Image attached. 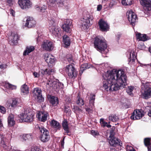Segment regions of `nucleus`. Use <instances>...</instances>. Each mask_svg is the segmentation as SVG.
<instances>
[{
    "instance_id": "1",
    "label": "nucleus",
    "mask_w": 151,
    "mask_h": 151,
    "mask_svg": "<svg viewBox=\"0 0 151 151\" xmlns=\"http://www.w3.org/2000/svg\"><path fill=\"white\" fill-rule=\"evenodd\" d=\"M103 77V86L107 91L122 89L126 85L127 76L123 71L114 69L107 71Z\"/></svg>"
},
{
    "instance_id": "2",
    "label": "nucleus",
    "mask_w": 151,
    "mask_h": 151,
    "mask_svg": "<svg viewBox=\"0 0 151 151\" xmlns=\"http://www.w3.org/2000/svg\"><path fill=\"white\" fill-rule=\"evenodd\" d=\"M94 44L97 50L102 53L107 47V44L105 39L103 37L98 36L95 38Z\"/></svg>"
},
{
    "instance_id": "3",
    "label": "nucleus",
    "mask_w": 151,
    "mask_h": 151,
    "mask_svg": "<svg viewBox=\"0 0 151 151\" xmlns=\"http://www.w3.org/2000/svg\"><path fill=\"white\" fill-rule=\"evenodd\" d=\"M143 98L147 99L151 97V83L142 82L141 86Z\"/></svg>"
},
{
    "instance_id": "4",
    "label": "nucleus",
    "mask_w": 151,
    "mask_h": 151,
    "mask_svg": "<svg viewBox=\"0 0 151 151\" xmlns=\"http://www.w3.org/2000/svg\"><path fill=\"white\" fill-rule=\"evenodd\" d=\"M34 116V113L27 109L20 114V117L23 122H30L33 121Z\"/></svg>"
},
{
    "instance_id": "5",
    "label": "nucleus",
    "mask_w": 151,
    "mask_h": 151,
    "mask_svg": "<svg viewBox=\"0 0 151 151\" xmlns=\"http://www.w3.org/2000/svg\"><path fill=\"white\" fill-rule=\"evenodd\" d=\"M93 19V16L88 14L84 16L83 18L81 21V25L82 26V29L83 30L88 28L91 24V21Z\"/></svg>"
},
{
    "instance_id": "6",
    "label": "nucleus",
    "mask_w": 151,
    "mask_h": 151,
    "mask_svg": "<svg viewBox=\"0 0 151 151\" xmlns=\"http://www.w3.org/2000/svg\"><path fill=\"white\" fill-rule=\"evenodd\" d=\"M65 71L70 78L74 79L76 77L77 72L72 65L70 64L67 66Z\"/></svg>"
},
{
    "instance_id": "7",
    "label": "nucleus",
    "mask_w": 151,
    "mask_h": 151,
    "mask_svg": "<svg viewBox=\"0 0 151 151\" xmlns=\"http://www.w3.org/2000/svg\"><path fill=\"white\" fill-rule=\"evenodd\" d=\"M127 16L132 26L134 25L135 23L137 20V16L135 13L131 10H130L127 12Z\"/></svg>"
},
{
    "instance_id": "8",
    "label": "nucleus",
    "mask_w": 151,
    "mask_h": 151,
    "mask_svg": "<svg viewBox=\"0 0 151 151\" xmlns=\"http://www.w3.org/2000/svg\"><path fill=\"white\" fill-rule=\"evenodd\" d=\"M41 47L44 50L50 51L53 50L54 45L52 42L45 40L43 42Z\"/></svg>"
},
{
    "instance_id": "9",
    "label": "nucleus",
    "mask_w": 151,
    "mask_h": 151,
    "mask_svg": "<svg viewBox=\"0 0 151 151\" xmlns=\"http://www.w3.org/2000/svg\"><path fill=\"white\" fill-rule=\"evenodd\" d=\"M139 1L145 11L148 12L151 10V1L150 0H139Z\"/></svg>"
},
{
    "instance_id": "10",
    "label": "nucleus",
    "mask_w": 151,
    "mask_h": 151,
    "mask_svg": "<svg viewBox=\"0 0 151 151\" xmlns=\"http://www.w3.org/2000/svg\"><path fill=\"white\" fill-rule=\"evenodd\" d=\"M63 1V0H49V1L51 4L50 5L54 6L56 4H58L60 6L62 7L64 6L65 8L68 9V8L67 3H65Z\"/></svg>"
},
{
    "instance_id": "11",
    "label": "nucleus",
    "mask_w": 151,
    "mask_h": 151,
    "mask_svg": "<svg viewBox=\"0 0 151 151\" xmlns=\"http://www.w3.org/2000/svg\"><path fill=\"white\" fill-rule=\"evenodd\" d=\"M33 92L35 98L37 99L39 102H41L43 101L44 98L42 96L41 91L40 90L37 88H35Z\"/></svg>"
},
{
    "instance_id": "12",
    "label": "nucleus",
    "mask_w": 151,
    "mask_h": 151,
    "mask_svg": "<svg viewBox=\"0 0 151 151\" xmlns=\"http://www.w3.org/2000/svg\"><path fill=\"white\" fill-rule=\"evenodd\" d=\"M47 84L54 89H57L58 90L59 88H63L64 87L63 83H57L55 81H52L49 80L47 81Z\"/></svg>"
},
{
    "instance_id": "13",
    "label": "nucleus",
    "mask_w": 151,
    "mask_h": 151,
    "mask_svg": "<svg viewBox=\"0 0 151 151\" xmlns=\"http://www.w3.org/2000/svg\"><path fill=\"white\" fill-rule=\"evenodd\" d=\"M9 42L11 45H14L17 43L19 37L17 34L12 32L8 37Z\"/></svg>"
},
{
    "instance_id": "14",
    "label": "nucleus",
    "mask_w": 151,
    "mask_h": 151,
    "mask_svg": "<svg viewBox=\"0 0 151 151\" xmlns=\"http://www.w3.org/2000/svg\"><path fill=\"white\" fill-rule=\"evenodd\" d=\"M49 116V114L47 112L44 111L40 112L38 113L37 115V117L38 120L44 122L47 120V117Z\"/></svg>"
},
{
    "instance_id": "15",
    "label": "nucleus",
    "mask_w": 151,
    "mask_h": 151,
    "mask_svg": "<svg viewBox=\"0 0 151 151\" xmlns=\"http://www.w3.org/2000/svg\"><path fill=\"white\" fill-rule=\"evenodd\" d=\"M18 4L22 9L29 8L31 5L29 0H19Z\"/></svg>"
},
{
    "instance_id": "16",
    "label": "nucleus",
    "mask_w": 151,
    "mask_h": 151,
    "mask_svg": "<svg viewBox=\"0 0 151 151\" xmlns=\"http://www.w3.org/2000/svg\"><path fill=\"white\" fill-rule=\"evenodd\" d=\"M99 24L101 30L102 31H107L109 28V26L107 22L102 19H100Z\"/></svg>"
},
{
    "instance_id": "17",
    "label": "nucleus",
    "mask_w": 151,
    "mask_h": 151,
    "mask_svg": "<svg viewBox=\"0 0 151 151\" xmlns=\"http://www.w3.org/2000/svg\"><path fill=\"white\" fill-rule=\"evenodd\" d=\"M143 116V114L139 110H135L132 113L131 118L134 120L139 119Z\"/></svg>"
},
{
    "instance_id": "18",
    "label": "nucleus",
    "mask_w": 151,
    "mask_h": 151,
    "mask_svg": "<svg viewBox=\"0 0 151 151\" xmlns=\"http://www.w3.org/2000/svg\"><path fill=\"white\" fill-rule=\"evenodd\" d=\"M109 143L111 145L114 147L117 146H121L122 144V143L120 142L117 138L114 137H113L111 138L109 141Z\"/></svg>"
},
{
    "instance_id": "19",
    "label": "nucleus",
    "mask_w": 151,
    "mask_h": 151,
    "mask_svg": "<svg viewBox=\"0 0 151 151\" xmlns=\"http://www.w3.org/2000/svg\"><path fill=\"white\" fill-rule=\"evenodd\" d=\"M71 24V22L69 20H67L65 21V23L62 25V28L63 30L67 32H70Z\"/></svg>"
},
{
    "instance_id": "20",
    "label": "nucleus",
    "mask_w": 151,
    "mask_h": 151,
    "mask_svg": "<svg viewBox=\"0 0 151 151\" xmlns=\"http://www.w3.org/2000/svg\"><path fill=\"white\" fill-rule=\"evenodd\" d=\"M35 24V21L32 18L30 17L27 19L25 26L30 28L34 27Z\"/></svg>"
},
{
    "instance_id": "21",
    "label": "nucleus",
    "mask_w": 151,
    "mask_h": 151,
    "mask_svg": "<svg viewBox=\"0 0 151 151\" xmlns=\"http://www.w3.org/2000/svg\"><path fill=\"white\" fill-rule=\"evenodd\" d=\"M60 29L58 26H53L51 28V32L55 37H59L60 36Z\"/></svg>"
},
{
    "instance_id": "22",
    "label": "nucleus",
    "mask_w": 151,
    "mask_h": 151,
    "mask_svg": "<svg viewBox=\"0 0 151 151\" xmlns=\"http://www.w3.org/2000/svg\"><path fill=\"white\" fill-rule=\"evenodd\" d=\"M137 39L139 40L145 41L149 40V37L145 34H142L138 33L136 34Z\"/></svg>"
},
{
    "instance_id": "23",
    "label": "nucleus",
    "mask_w": 151,
    "mask_h": 151,
    "mask_svg": "<svg viewBox=\"0 0 151 151\" xmlns=\"http://www.w3.org/2000/svg\"><path fill=\"white\" fill-rule=\"evenodd\" d=\"M49 101L53 106H55L58 104V100L57 97L50 95L48 97Z\"/></svg>"
},
{
    "instance_id": "24",
    "label": "nucleus",
    "mask_w": 151,
    "mask_h": 151,
    "mask_svg": "<svg viewBox=\"0 0 151 151\" xmlns=\"http://www.w3.org/2000/svg\"><path fill=\"white\" fill-rule=\"evenodd\" d=\"M50 137L49 132H46L45 134H41L40 136V139L43 142H47L50 139Z\"/></svg>"
},
{
    "instance_id": "25",
    "label": "nucleus",
    "mask_w": 151,
    "mask_h": 151,
    "mask_svg": "<svg viewBox=\"0 0 151 151\" xmlns=\"http://www.w3.org/2000/svg\"><path fill=\"white\" fill-rule=\"evenodd\" d=\"M45 61L48 64L52 63L55 61V58L50 54H46L45 55Z\"/></svg>"
},
{
    "instance_id": "26",
    "label": "nucleus",
    "mask_w": 151,
    "mask_h": 151,
    "mask_svg": "<svg viewBox=\"0 0 151 151\" xmlns=\"http://www.w3.org/2000/svg\"><path fill=\"white\" fill-rule=\"evenodd\" d=\"M63 39L65 47H67L70 45L71 41L69 37L66 35H65L63 37Z\"/></svg>"
},
{
    "instance_id": "27",
    "label": "nucleus",
    "mask_w": 151,
    "mask_h": 151,
    "mask_svg": "<svg viewBox=\"0 0 151 151\" xmlns=\"http://www.w3.org/2000/svg\"><path fill=\"white\" fill-rule=\"evenodd\" d=\"M33 138V135L31 134H24L22 136V140L25 141L27 140H32Z\"/></svg>"
},
{
    "instance_id": "28",
    "label": "nucleus",
    "mask_w": 151,
    "mask_h": 151,
    "mask_svg": "<svg viewBox=\"0 0 151 151\" xmlns=\"http://www.w3.org/2000/svg\"><path fill=\"white\" fill-rule=\"evenodd\" d=\"M54 73V70L51 68H47L45 69H42L41 73L43 75H48L53 74Z\"/></svg>"
},
{
    "instance_id": "29",
    "label": "nucleus",
    "mask_w": 151,
    "mask_h": 151,
    "mask_svg": "<svg viewBox=\"0 0 151 151\" xmlns=\"http://www.w3.org/2000/svg\"><path fill=\"white\" fill-rule=\"evenodd\" d=\"M50 124L51 127L56 129H58L60 127V125L59 123L54 119L51 121L50 123Z\"/></svg>"
},
{
    "instance_id": "30",
    "label": "nucleus",
    "mask_w": 151,
    "mask_h": 151,
    "mask_svg": "<svg viewBox=\"0 0 151 151\" xmlns=\"http://www.w3.org/2000/svg\"><path fill=\"white\" fill-rule=\"evenodd\" d=\"M8 124L9 126L14 125L15 122L14 121V116L13 114H10L8 117Z\"/></svg>"
},
{
    "instance_id": "31",
    "label": "nucleus",
    "mask_w": 151,
    "mask_h": 151,
    "mask_svg": "<svg viewBox=\"0 0 151 151\" xmlns=\"http://www.w3.org/2000/svg\"><path fill=\"white\" fill-rule=\"evenodd\" d=\"M62 126L65 132H69V129L67 122L65 120H64L62 123Z\"/></svg>"
},
{
    "instance_id": "32",
    "label": "nucleus",
    "mask_w": 151,
    "mask_h": 151,
    "mask_svg": "<svg viewBox=\"0 0 151 151\" xmlns=\"http://www.w3.org/2000/svg\"><path fill=\"white\" fill-rule=\"evenodd\" d=\"M34 50V48L32 46L27 47L25 51L23 53L24 55H28L29 53L33 51Z\"/></svg>"
},
{
    "instance_id": "33",
    "label": "nucleus",
    "mask_w": 151,
    "mask_h": 151,
    "mask_svg": "<svg viewBox=\"0 0 151 151\" xmlns=\"http://www.w3.org/2000/svg\"><path fill=\"white\" fill-rule=\"evenodd\" d=\"M132 56H131V53H129V61L130 62L131 61L132 62H134L135 60V59H136V53L133 52L132 53Z\"/></svg>"
},
{
    "instance_id": "34",
    "label": "nucleus",
    "mask_w": 151,
    "mask_h": 151,
    "mask_svg": "<svg viewBox=\"0 0 151 151\" xmlns=\"http://www.w3.org/2000/svg\"><path fill=\"white\" fill-rule=\"evenodd\" d=\"M21 91L24 94H26L29 92L28 88L25 84L23 85L21 88Z\"/></svg>"
},
{
    "instance_id": "35",
    "label": "nucleus",
    "mask_w": 151,
    "mask_h": 151,
    "mask_svg": "<svg viewBox=\"0 0 151 151\" xmlns=\"http://www.w3.org/2000/svg\"><path fill=\"white\" fill-rule=\"evenodd\" d=\"M1 145L5 149H6L7 146L6 145V138L4 137H1Z\"/></svg>"
},
{
    "instance_id": "36",
    "label": "nucleus",
    "mask_w": 151,
    "mask_h": 151,
    "mask_svg": "<svg viewBox=\"0 0 151 151\" xmlns=\"http://www.w3.org/2000/svg\"><path fill=\"white\" fill-rule=\"evenodd\" d=\"M90 68V65H88L87 63H85L81 65L80 68V71L82 73L85 70L88 69Z\"/></svg>"
},
{
    "instance_id": "37",
    "label": "nucleus",
    "mask_w": 151,
    "mask_h": 151,
    "mask_svg": "<svg viewBox=\"0 0 151 151\" xmlns=\"http://www.w3.org/2000/svg\"><path fill=\"white\" fill-rule=\"evenodd\" d=\"M134 89V88L132 86H128L127 88L126 91L127 93L129 95L132 96H133L132 91Z\"/></svg>"
},
{
    "instance_id": "38",
    "label": "nucleus",
    "mask_w": 151,
    "mask_h": 151,
    "mask_svg": "<svg viewBox=\"0 0 151 151\" xmlns=\"http://www.w3.org/2000/svg\"><path fill=\"white\" fill-rule=\"evenodd\" d=\"M36 128L37 129L38 128L41 132L42 133L41 134H45L46 131L49 132L44 127L42 126H40L39 125H37Z\"/></svg>"
},
{
    "instance_id": "39",
    "label": "nucleus",
    "mask_w": 151,
    "mask_h": 151,
    "mask_svg": "<svg viewBox=\"0 0 151 151\" xmlns=\"http://www.w3.org/2000/svg\"><path fill=\"white\" fill-rule=\"evenodd\" d=\"M109 119L110 121L116 122L119 119L118 117L115 114L112 115L109 117Z\"/></svg>"
},
{
    "instance_id": "40",
    "label": "nucleus",
    "mask_w": 151,
    "mask_h": 151,
    "mask_svg": "<svg viewBox=\"0 0 151 151\" xmlns=\"http://www.w3.org/2000/svg\"><path fill=\"white\" fill-rule=\"evenodd\" d=\"M94 107V105L90 104L89 108H85V109L86 111L87 112L88 114H90L93 113Z\"/></svg>"
},
{
    "instance_id": "41",
    "label": "nucleus",
    "mask_w": 151,
    "mask_h": 151,
    "mask_svg": "<svg viewBox=\"0 0 151 151\" xmlns=\"http://www.w3.org/2000/svg\"><path fill=\"white\" fill-rule=\"evenodd\" d=\"M122 3L124 5H130L132 3V0H122Z\"/></svg>"
},
{
    "instance_id": "42",
    "label": "nucleus",
    "mask_w": 151,
    "mask_h": 151,
    "mask_svg": "<svg viewBox=\"0 0 151 151\" xmlns=\"http://www.w3.org/2000/svg\"><path fill=\"white\" fill-rule=\"evenodd\" d=\"M151 139L150 138H145L144 139V143L145 145L147 147L150 145H151L150 141Z\"/></svg>"
},
{
    "instance_id": "43",
    "label": "nucleus",
    "mask_w": 151,
    "mask_h": 151,
    "mask_svg": "<svg viewBox=\"0 0 151 151\" xmlns=\"http://www.w3.org/2000/svg\"><path fill=\"white\" fill-rule=\"evenodd\" d=\"M5 86L7 88L10 90L15 89L16 88V86L11 84L9 83H6Z\"/></svg>"
},
{
    "instance_id": "44",
    "label": "nucleus",
    "mask_w": 151,
    "mask_h": 151,
    "mask_svg": "<svg viewBox=\"0 0 151 151\" xmlns=\"http://www.w3.org/2000/svg\"><path fill=\"white\" fill-rule=\"evenodd\" d=\"M95 96L94 94H91L90 98L89 104L92 105H94V101L95 99Z\"/></svg>"
},
{
    "instance_id": "45",
    "label": "nucleus",
    "mask_w": 151,
    "mask_h": 151,
    "mask_svg": "<svg viewBox=\"0 0 151 151\" xmlns=\"http://www.w3.org/2000/svg\"><path fill=\"white\" fill-rule=\"evenodd\" d=\"M25 151H40V150L36 147H32L31 148L25 150Z\"/></svg>"
},
{
    "instance_id": "46",
    "label": "nucleus",
    "mask_w": 151,
    "mask_h": 151,
    "mask_svg": "<svg viewBox=\"0 0 151 151\" xmlns=\"http://www.w3.org/2000/svg\"><path fill=\"white\" fill-rule=\"evenodd\" d=\"M100 121L101 123H102L104 127L106 126L108 128L110 127H111V125H110L108 124L107 122L104 121L103 119H100Z\"/></svg>"
},
{
    "instance_id": "47",
    "label": "nucleus",
    "mask_w": 151,
    "mask_h": 151,
    "mask_svg": "<svg viewBox=\"0 0 151 151\" xmlns=\"http://www.w3.org/2000/svg\"><path fill=\"white\" fill-rule=\"evenodd\" d=\"M77 104L80 105H83L84 104L83 100L80 98H78V100L76 101Z\"/></svg>"
},
{
    "instance_id": "48",
    "label": "nucleus",
    "mask_w": 151,
    "mask_h": 151,
    "mask_svg": "<svg viewBox=\"0 0 151 151\" xmlns=\"http://www.w3.org/2000/svg\"><path fill=\"white\" fill-rule=\"evenodd\" d=\"M71 110L69 106H65L64 107V112L66 113H68V114L70 112Z\"/></svg>"
},
{
    "instance_id": "49",
    "label": "nucleus",
    "mask_w": 151,
    "mask_h": 151,
    "mask_svg": "<svg viewBox=\"0 0 151 151\" xmlns=\"http://www.w3.org/2000/svg\"><path fill=\"white\" fill-rule=\"evenodd\" d=\"M0 111L1 112L4 114L6 112V109L4 107L2 106H0Z\"/></svg>"
},
{
    "instance_id": "50",
    "label": "nucleus",
    "mask_w": 151,
    "mask_h": 151,
    "mask_svg": "<svg viewBox=\"0 0 151 151\" xmlns=\"http://www.w3.org/2000/svg\"><path fill=\"white\" fill-rule=\"evenodd\" d=\"M127 151H135L133 147L130 146H127Z\"/></svg>"
},
{
    "instance_id": "51",
    "label": "nucleus",
    "mask_w": 151,
    "mask_h": 151,
    "mask_svg": "<svg viewBox=\"0 0 151 151\" xmlns=\"http://www.w3.org/2000/svg\"><path fill=\"white\" fill-rule=\"evenodd\" d=\"M138 47L139 49L143 50L145 48V46L144 45L143 43L139 44L138 45Z\"/></svg>"
},
{
    "instance_id": "52",
    "label": "nucleus",
    "mask_w": 151,
    "mask_h": 151,
    "mask_svg": "<svg viewBox=\"0 0 151 151\" xmlns=\"http://www.w3.org/2000/svg\"><path fill=\"white\" fill-rule=\"evenodd\" d=\"M114 5H115V1L114 0H111L110 2L109 5V7L110 8H111Z\"/></svg>"
},
{
    "instance_id": "53",
    "label": "nucleus",
    "mask_w": 151,
    "mask_h": 151,
    "mask_svg": "<svg viewBox=\"0 0 151 151\" xmlns=\"http://www.w3.org/2000/svg\"><path fill=\"white\" fill-rule=\"evenodd\" d=\"M17 101L16 100H13L12 103L11 104V106L12 107H14V106L16 105L17 104Z\"/></svg>"
},
{
    "instance_id": "54",
    "label": "nucleus",
    "mask_w": 151,
    "mask_h": 151,
    "mask_svg": "<svg viewBox=\"0 0 151 151\" xmlns=\"http://www.w3.org/2000/svg\"><path fill=\"white\" fill-rule=\"evenodd\" d=\"M74 109H75L76 111H79L82 112V110L77 106H74Z\"/></svg>"
},
{
    "instance_id": "55",
    "label": "nucleus",
    "mask_w": 151,
    "mask_h": 151,
    "mask_svg": "<svg viewBox=\"0 0 151 151\" xmlns=\"http://www.w3.org/2000/svg\"><path fill=\"white\" fill-rule=\"evenodd\" d=\"M49 23L50 24L53 26H55V21L54 20L52 19V20H50L49 21Z\"/></svg>"
},
{
    "instance_id": "56",
    "label": "nucleus",
    "mask_w": 151,
    "mask_h": 151,
    "mask_svg": "<svg viewBox=\"0 0 151 151\" xmlns=\"http://www.w3.org/2000/svg\"><path fill=\"white\" fill-rule=\"evenodd\" d=\"M91 134L93 136L97 135L98 133L93 130H92L91 132Z\"/></svg>"
},
{
    "instance_id": "57",
    "label": "nucleus",
    "mask_w": 151,
    "mask_h": 151,
    "mask_svg": "<svg viewBox=\"0 0 151 151\" xmlns=\"http://www.w3.org/2000/svg\"><path fill=\"white\" fill-rule=\"evenodd\" d=\"M33 75L35 78H37L39 76V75L36 72H34L33 73Z\"/></svg>"
},
{
    "instance_id": "58",
    "label": "nucleus",
    "mask_w": 151,
    "mask_h": 151,
    "mask_svg": "<svg viewBox=\"0 0 151 151\" xmlns=\"http://www.w3.org/2000/svg\"><path fill=\"white\" fill-rule=\"evenodd\" d=\"M102 6L101 5H98L97 7V10L98 11H100L102 9Z\"/></svg>"
},
{
    "instance_id": "59",
    "label": "nucleus",
    "mask_w": 151,
    "mask_h": 151,
    "mask_svg": "<svg viewBox=\"0 0 151 151\" xmlns=\"http://www.w3.org/2000/svg\"><path fill=\"white\" fill-rule=\"evenodd\" d=\"M65 101L67 102L68 103H69L71 101V99L70 98H69V97H67L66 99H65Z\"/></svg>"
},
{
    "instance_id": "60",
    "label": "nucleus",
    "mask_w": 151,
    "mask_h": 151,
    "mask_svg": "<svg viewBox=\"0 0 151 151\" xmlns=\"http://www.w3.org/2000/svg\"><path fill=\"white\" fill-rule=\"evenodd\" d=\"M64 139H65V138H63V140L61 142V144L62 147H63L64 145Z\"/></svg>"
},
{
    "instance_id": "61",
    "label": "nucleus",
    "mask_w": 151,
    "mask_h": 151,
    "mask_svg": "<svg viewBox=\"0 0 151 151\" xmlns=\"http://www.w3.org/2000/svg\"><path fill=\"white\" fill-rule=\"evenodd\" d=\"M13 0H7V2L9 3V5L10 6L12 4Z\"/></svg>"
},
{
    "instance_id": "62",
    "label": "nucleus",
    "mask_w": 151,
    "mask_h": 151,
    "mask_svg": "<svg viewBox=\"0 0 151 151\" xmlns=\"http://www.w3.org/2000/svg\"><path fill=\"white\" fill-rule=\"evenodd\" d=\"M46 7L45 6H44L42 8H41V11L42 12H44L45 10L46 9Z\"/></svg>"
},
{
    "instance_id": "63",
    "label": "nucleus",
    "mask_w": 151,
    "mask_h": 151,
    "mask_svg": "<svg viewBox=\"0 0 151 151\" xmlns=\"http://www.w3.org/2000/svg\"><path fill=\"white\" fill-rule=\"evenodd\" d=\"M121 37V35H116V37L117 39L118 40L119 39V38Z\"/></svg>"
},
{
    "instance_id": "64",
    "label": "nucleus",
    "mask_w": 151,
    "mask_h": 151,
    "mask_svg": "<svg viewBox=\"0 0 151 151\" xmlns=\"http://www.w3.org/2000/svg\"><path fill=\"white\" fill-rule=\"evenodd\" d=\"M148 151H151V145L148 147Z\"/></svg>"
}]
</instances>
